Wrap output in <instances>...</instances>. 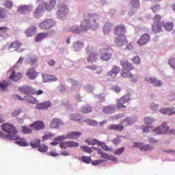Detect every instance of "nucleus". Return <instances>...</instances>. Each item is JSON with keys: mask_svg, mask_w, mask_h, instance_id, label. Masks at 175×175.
Wrapping results in <instances>:
<instances>
[{"mask_svg": "<svg viewBox=\"0 0 175 175\" xmlns=\"http://www.w3.org/2000/svg\"><path fill=\"white\" fill-rule=\"evenodd\" d=\"M99 15L96 14L90 15L88 20L81 22V27L74 25L69 28V31L75 35H81V32H87L90 29L96 31L99 28Z\"/></svg>", "mask_w": 175, "mask_h": 175, "instance_id": "f257e3e1", "label": "nucleus"}, {"mask_svg": "<svg viewBox=\"0 0 175 175\" xmlns=\"http://www.w3.org/2000/svg\"><path fill=\"white\" fill-rule=\"evenodd\" d=\"M1 128L6 134L0 131V137L1 139H8V140H18L20 137L17 135V129L14 126L5 123L1 126Z\"/></svg>", "mask_w": 175, "mask_h": 175, "instance_id": "f03ea898", "label": "nucleus"}, {"mask_svg": "<svg viewBox=\"0 0 175 175\" xmlns=\"http://www.w3.org/2000/svg\"><path fill=\"white\" fill-rule=\"evenodd\" d=\"M81 136L80 131H72L67 133V135H59L54 139V142L51 143V146H58L59 142L62 140H75L79 139Z\"/></svg>", "mask_w": 175, "mask_h": 175, "instance_id": "7ed1b4c3", "label": "nucleus"}, {"mask_svg": "<svg viewBox=\"0 0 175 175\" xmlns=\"http://www.w3.org/2000/svg\"><path fill=\"white\" fill-rule=\"evenodd\" d=\"M69 13V8L65 4L60 3L58 5V10L56 12V16L59 20L66 18V16Z\"/></svg>", "mask_w": 175, "mask_h": 175, "instance_id": "20e7f679", "label": "nucleus"}, {"mask_svg": "<svg viewBox=\"0 0 175 175\" xmlns=\"http://www.w3.org/2000/svg\"><path fill=\"white\" fill-rule=\"evenodd\" d=\"M131 98H132V96L131 94H124L123 96H122L120 98L117 100V107L120 110H125L126 109V107L124 105V103H128L129 100H131Z\"/></svg>", "mask_w": 175, "mask_h": 175, "instance_id": "39448f33", "label": "nucleus"}, {"mask_svg": "<svg viewBox=\"0 0 175 175\" xmlns=\"http://www.w3.org/2000/svg\"><path fill=\"white\" fill-rule=\"evenodd\" d=\"M101 61H109L111 59V50L109 48H102L99 51Z\"/></svg>", "mask_w": 175, "mask_h": 175, "instance_id": "423d86ee", "label": "nucleus"}, {"mask_svg": "<svg viewBox=\"0 0 175 175\" xmlns=\"http://www.w3.org/2000/svg\"><path fill=\"white\" fill-rule=\"evenodd\" d=\"M55 25V21L53 19H45L43 22L39 23L38 27L43 31L50 29Z\"/></svg>", "mask_w": 175, "mask_h": 175, "instance_id": "0eeeda50", "label": "nucleus"}, {"mask_svg": "<svg viewBox=\"0 0 175 175\" xmlns=\"http://www.w3.org/2000/svg\"><path fill=\"white\" fill-rule=\"evenodd\" d=\"M18 91L21 94H23L24 95H33L36 93V90L28 85L19 86Z\"/></svg>", "mask_w": 175, "mask_h": 175, "instance_id": "6e6552de", "label": "nucleus"}, {"mask_svg": "<svg viewBox=\"0 0 175 175\" xmlns=\"http://www.w3.org/2000/svg\"><path fill=\"white\" fill-rule=\"evenodd\" d=\"M14 98L17 99V100H26L27 103H31L32 105H38V100L31 95H27L23 98L20 95L15 94Z\"/></svg>", "mask_w": 175, "mask_h": 175, "instance_id": "1a4fd4ad", "label": "nucleus"}, {"mask_svg": "<svg viewBox=\"0 0 175 175\" xmlns=\"http://www.w3.org/2000/svg\"><path fill=\"white\" fill-rule=\"evenodd\" d=\"M136 121H137V116L136 115H131L127 116L125 120H123L120 122V124H122L123 126H128V125H133Z\"/></svg>", "mask_w": 175, "mask_h": 175, "instance_id": "9d476101", "label": "nucleus"}, {"mask_svg": "<svg viewBox=\"0 0 175 175\" xmlns=\"http://www.w3.org/2000/svg\"><path fill=\"white\" fill-rule=\"evenodd\" d=\"M21 46H23V43L21 41L15 40L9 46L8 50L14 49L17 53H23V51H25V49L21 48Z\"/></svg>", "mask_w": 175, "mask_h": 175, "instance_id": "9b49d317", "label": "nucleus"}, {"mask_svg": "<svg viewBox=\"0 0 175 175\" xmlns=\"http://www.w3.org/2000/svg\"><path fill=\"white\" fill-rule=\"evenodd\" d=\"M169 126L163 124L159 127L153 129L152 132H154V133H156V135H165V133H167V132H169Z\"/></svg>", "mask_w": 175, "mask_h": 175, "instance_id": "f8f14e48", "label": "nucleus"}, {"mask_svg": "<svg viewBox=\"0 0 175 175\" xmlns=\"http://www.w3.org/2000/svg\"><path fill=\"white\" fill-rule=\"evenodd\" d=\"M114 35L118 37L125 36V26L124 25H117L114 28Z\"/></svg>", "mask_w": 175, "mask_h": 175, "instance_id": "ddd939ff", "label": "nucleus"}, {"mask_svg": "<svg viewBox=\"0 0 175 175\" xmlns=\"http://www.w3.org/2000/svg\"><path fill=\"white\" fill-rule=\"evenodd\" d=\"M145 80L147 81V83L152 84V85H154V87H162V81L157 79L155 77H147L145 78Z\"/></svg>", "mask_w": 175, "mask_h": 175, "instance_id": "4468645a", "label": "nucleus"}, {"mask_svg": "<svg viewBox=\"0 0 175 175\" xmlns=\"http://www.w3.org/2000/svg\"><path fill=\"white\" fill-rule=\"evenodd\" d=\"M72 50L76 52L81 51L84 49V42L83 40H77L72 44Z\"/></svg>", "mask_w": 175, "mask_h": 175, "instance_id": "2eb2a0df", "label": "nucleus"}, {"mask_svg": "<svg viewBox=\"0 0 175 175\" xmlns=\"http://www.w3.org/2000/svg\"><path fill=\"white\" fill-rule=\"evenodd\" d=\"M32 10H33V7L31 5H21L18 8V12H19V13H22V14H27V13L32 12Z\"/></svg>", "mask_w": 175, "mask_h": 175, "instance_id": "dca6fc26", "label": "nucleus"}, {"mask_svg": "<svg viewBox=\"0 0 175 175\" xmlns=\"http://www.w3.org/2000/svg\"><path fill=\"white\" fill-rule=\"evenodd\" d=\"M150 42V34L145 33L143 34L139 40H137V43L139 46H144V44H147Z\"/></svg>", "mask_w": 175, "mask_h": 175, "instance_id": "f3484780", "label": "nucleus"}, {"mask_svg": "<svg viewBox=\"0 0 175 175\" xmlns=\"http://www.w3.org/2000/svg\"><path fill=\"white\" fill-rule=\"evenodd\" d=\"M120 64L125 70H133L135 69V67H133L132 64L125 59H122L120 60Z\"/></svg>", "mask_w": 175, "mask_h": 175, "instance_id": "a211bd4d", "label": "nucleus"}, {"mask_svg": "<svg viewBox=\"0 0 175 175\" xmlns=\"http://www.w3.org/2000/svg\"><path fill=\"white\" fill-rule=\"evenodd\" d=\"M26 75L30 80H35V79L38 77L39 73L36 72L35 68H29L27 70Z\"/></svg>", "mask_w": 175, "mask_h": 175, "instance_id": "6ab92c4d", "label": "nucleus"}, {"mask_svg": "<svg viewBox=\"0 0 175 175\" xmlns=\"http://www.w3.org/2000/svg\"><path fill=\"white\" fill-rule=\"evenodd\" d=\"M56 1L55 0H51L50 1L44 2V8L46 12H51L53 9H54V6H55Z\"/></svg>", "mask_w": 175, "mask_h": 175, "instance_id": "aec40b11", "label": "nucleus"}, {"mask_svg": "<svg viewBox=\"0 0 175 175\" xmlns=\"http://www.w3.org/2000/svg\"><path fill=\"white\" fill-rule=\"evenodd\" d=\"M120 67L114 66L112 69L107 72V76L109 77H113V79L117 77V75L120 73Z\"/></svg>", "mask_w": 175, "mask_h": 175, "instance_id": "412c9836", "label": "nucleus"}, {"mask_svg": "<svg viewBox=\"0 0 175 175\" xmlns=\"http://www.w3.org/2000/svg\"><path fill=\"white\" fill-rule=\"evenodd\" d=\"M38 32V28L35 26H30L29 27L26 31V36L29 37V36H33V35H36Z\"/></svg>", "mask_w": 175, "mask_h": 175, "instance_id": "4be33fe9", "label": "nucleus"}, {"mask_svg": "<svg viewBox=\"0 0 175 175\" xmlns=\"http://www.w3.org/2000/svg\"><path fill=\"white\" fill-rule=\"evenodd\" d=\"M21 77H23L21 73L16 72L14 70H12L10 75V80H12V81H18Z\"/></svg>", "mask_w": 175, "mask_h": 175, "instance_id": "5701e85b", "label": "nucleus"}, {"mask_svg": "<svg viewBox=\"0 0 175 175\" xmlns=\"http://www.w3.org/2000/svg\"><path fill=\"white\" fill-rule=\"evenodd\" d=\"M127 41H126V37L123 36V37H118L117 36L115 38V44H117V46H124L126 44Z\"/></svg>", "mask_w": 175, "mask_h": 175, "instance_id": "b1692460", "label": "nucleus"}, {"mask_svg": "<svg viewBox=\"0 0 175 175\" xmlns=\"http://www.w3.org/2000/svg\"><path fill=\"white\" fill-rule=\"evenodd\" d=\"M44 12V8H43V6L38 5L34 12V17H36V18H39V17H42V16H43Z\"/></svg>", "mask_w": 175, "mask_h": 175, "instance_id": "393cba45", "label": "nucleus"}, {"mask_svg": "<svg viewBox=\"0 0 175 175\" xmlns=\"http://www.w3.org/2000/svg\"><path fill=\"white\" fill-rule=\"evenodd\" d=\"M61 125H64L62 120L61 119L55 118L52 120L51 123V128H59Z\"/></svg>", "mask_w": 175, "mask_h": 175, "instance_id": "a878e982", "label": "nucleus"}, {"mask_svg": "<svg viewBox=\"0 0 175 175\" xmlns=\"http://www.w3.org/2000/svg\"><path fill=\"white\" fill-rule=\"evenodd\" d=\"M50 106H51V103H50V101H46L42 103H39L36 105V109H49V107H50Z\"/></svg>", "mask_w": 175, "mask_h": 175, "instance_id": "bb28decb", "label": "nucleus"}, {"mask_svg": "<svg viewBox=\"0 0 175 175\" xmlns=\"http://www.w3.org/2000/svg\"><path fill=\"white\" fill-rule=\"evenodd\" d=\"M112 28H113V23L110 22H106L103 28V32L105 35H108L110 31H111Z\"/></svg>", "mask_w": 175, "mask_h": 175, "instance_id": "cd10ccee", "label": "nucleus"}, {"mask_svg": "<svg viewBox=\"0 0 175 175\" xmlns=\"http://www.w3.org/2000/svg\"><path fill=\"white\" fill-rule=\"evenodd\" d=\"M109 131H121L124 129V125L120 124H111L108 126Z\"/></svg>", "mask_w": 175, "mask_h": 175, "instance_id": "c85d7f7f", "label": "nucleus"}, {"mask_svg": "<svg viewBox=\"0 0 175 175\" xmlns=\"http://www.w3.org/2000/svg\"><path fill=\"white\" fill-rule=\"evenodd\" d=\"M98 59V54L95 52H92L89 54L88 57V62H96Z\"/></svg>", "mask_w": 175, "mask_h": 175, "instance_id": "c756f323", "label": "nucleus"}, {"mask_svg": "<svg viewBox=\"0 0 175 175\" xmlns=\"http://www.w3.org/2000/svg\"><path fill=\"white\" fill-rule=\"evenodd\" d=\"M31 126H34L36 131H40V129H43V128H44V123L40 120H38L31 124Z\"/></svg>", "mask_w": 175, "mask_h": 175, "instance_id": "7c9ffc66", "label": "nucleus"}, {"mask_svg": "<svg viewBox=\"0 0 175 175\" xmlns=\"http://www.w3.org/2000/svg\"><path fill=\"white\" fill-rule=\"evenodd\" d=\"M155 122V119L151 117L144 118V122L149 128H152V124Z\"/></svg>", "mask_w": 175, "mask_h": 175, "instance_id": "2f4dec72", "label": "nucleus"}, {"mask_svg": "<svg viewBox=\"0 0 175 175\" xmlns=\"http://www.w3.org/2000/svg\"><path fill=\"white\" fill-rule=\"evenodd\" d=\"M81 111L85 114H88V113H91V111H92V107H91L90 105L82 106L81 108Z\"/></svg>", "mask_w": 175, "mask_h": 175, "instance_id": "473e14b6", "label": "nucleus"}, {"mask_svg": "<svg viewBox=\"0 0 175 175\" xmlns=\"http://www.w3.org/2000/svg\"><path fill=\"white\" fill-rule=\"evenodd\" d=\"M44 38H49V33H40L36 37V42H42Z\"/></svg>", "mask_w": 175, "mask_h": 175, "instance_id": "72a5a7b5", "label": "nucleus"}, {"mask_svg": "<svg viewBox=\"0 0 175 175\" xmlns=\"http://www.w3.org/2000/svg\"><path fill=\"white\" fill-rule=\"evenodd\" d=\"M38 61V57H36V55H30L28 57V59H27V64H29L30 65H33Z\"/></svg>", "mask_w": 175, "mask_h": 175, "instance_id": "f704fd0d", "label": "nucleus"}, {"mask_svg": "<svg viewBox=\"0 0 175 175\" xmlns=\"http://www.w3.org/2000/svg\"><path fill=\"white\" fill-rule=\"evenodd\" d=\"M9 86V83L8 81L3 80L0 81V91H6L8 90V87Z\"/></svg>", "mask_w": 175, "mask_h": 175, "instance_id": "c9c22d12", "label": "nucleus"}, {"mask_svg": "<svg viewBox=\"0 0 175 175\" xmlns=\"http://www.w3.org/2000/svg\"><path fill=\"white\" fill-rule=\"evenodd\" d=\"M163 27V24H157V23H153L152 28L153 32H155L156 33L157 32H161V29Z\"/></svg>", "mask_w": 175, "mask_h": 175, "instance_id": "e433bc0d", "label": "nucleus"}, {"mask_svg": "<svg viewBox=\"0 0 175 175\" xmlns=\"http://www.w3.org/2000/svg\"><path fill=\"white\" fill-rule=\"evenodd\" d=\"M15 143L21 147H27V146H29V144L25 141V139L23 138L20 139L18 141H16Z\"/></svg>", "mask_w": 175, "mask_h": 175, "instance_id": "4c0bfd02", "label": "nucleus"}, {"mask_svg": "<svg viewBox=\"0 0 175 175\" xmlns=\"http://www.w3.org/2000/svg\"><path fill=\"white\" fill-rule=\"evenodd\" d=\"M172 110H173V108L170 107V108H163L160 109V113L164 115H167V116H172Z\"/></svg>", "mask_w": 175, "mask_h": 175, "instance_id": "58836bf2", "label": "nucleus"}, {"mask_svg": "<svg viewBox=\"0 0 175 175\" xmlns=\"http://www.w3.org/2000/svg\"><path fill=\"white\" fill-rule=\"evenodd\" d=\"M154 150V146L150 144H146L144 145V144H142V147L141 148V151H152Z\"/></svg>", "mask_w": 175, "mask_h": 175, "instance_id": "ea45409f", "label": "nucleus"}, {"mask_svg": "<svg viewBox=\"0 0 175 175\" xmlns=\"http://www.w3.org/2000/svg\"><path fill=\"white\" fill-rule=\"evenodd\" d=\"M6 19V10L3 8H0V23H3Z\"/></svg>", "mask_w": 175, "mask_h": 175, "instance_id": "a19ab883", "label": "nucleus"}, {"mask_svg": "<svg viewBox=\"0 0 175 175\" xmlns=\"http://www.w3.org/2000/svg\"><path fill=\"white\" fill-rule=\"evenodd\" d=\"M103 111V113H105V114H111L112 113H114V108L111 106H107L104 107Z\"/></svg>", "mask_w": 175, "mask_h": 175, "instance_id": "79ce46f5", "label": "nucleus"}, {"mask_svg": "<svg viewBox=\"0 0 175 175\" xmlns=\"http://www.w3.org/2000/svg\"><path fill=\"white\" fill-rule=\"evenodd\" d=\"M121 76L129 78L133 77V75L131 72V70H126L125 69L121 72Z\"/></svg>", "mask_w": 175, "mask_h": 175, "instance_id": "37998d69", "label": "nucleus"}, {"mask_svg": "<svg viewBox=\"0 0 175 175\" xmlns=\"http://www.w3.org/2000/svg\"><path fill=\"white\" fill-rule=\"evenodd\" d=\"M163 25L166 31H167L168 32H170V31H172V29H173L174 24L172 22H168Z\"/></svg>", "mask_w": 175, "mask_h": 175, "instance_id": "c03bdc74", "label": "nucleus"}, {"mask_svg": "<svg viewBox=\"0 0 175 175\" xmlns=\"http://www.w3.org/2000/svg\"><path fill=\"white\" fill-rule=\"evenodd\" d=\"M83 89L86 92L91 94V92H93L94 90H95V88L90 84H87L84 85Z\"/></svg>", "mask_w": 175, "mask_h": 175, "instance_id": "a18cd8bd", "label": "nucleus"}, {"mask_svg": "<svg viewBox=\"0 0 175 175\" xmlns=\"http://www.w3.org/2000/svg\"><path fill=\"white\" fill-rule=\"evenodd\" d=\"M81 115L77 113V114H71L70 116V120L72 121H80L81 120Z\"/></svg>", "mask_w": 175, "mask_h": 175, "instance_id": "49530a36", "label": "nucleus"}, {"mask_svg": "<svg viewBox=\"0 0 175 175\" xmlns=\"http://www.w3.org/2000/svg\"><path fill=\"white\" fill-rule=\"evenodd\" d=\"M100 157L103 159H110V161H117V158L114 157H111L106 153H103L102 155H100Z\"/></svg>", "mask_w": 175, "mask_h": 175, "instance_id": "de8ad7c7", "label": "nucleus"}, {"mask_svg": "<svg viewBox=\"0 0 175 175\" xmlns=\"http://www.w3.org/2000/svg\"><path fill=\"white\" fill-rule=\"evenodd\" d=\"M80 161H81V162H83L84 163H91L92 159H91V157H90L83 156L80 159Z\"/></svg>", "mask_w": 175, "mask_h": 175, "instance_id": "09e8293b", "label": "nucleus"}, {"mask_svg": "<svg viewBox=\"0 0 175 175\" xmlns=\"http://www.w3.org/2000/svg\"><path fill=\"white\" fill-rule=\"evenodd\" d=\"M40 139H37L34 142H31L30 146L32 148H39V146H40Z\"/></svg>", "mask_w": 175, "mask_h": 175, "instance_id": "8fccbe9b", "label": "nucleus"}, {"mask_svg": "<svg viewBox=\"0 0 175 175\" xmlns=\"http://www.w3.org/2000/svg\"><path fill=\"white\" fill-rule=\"evenodd\" d=\"M68 148H73L79 147V143L75 141H68Z\"/></svg>", "mask_w": 175, "mask_h": 175, "instance_id": "3c124183", "label": "nucleus"}, {"mask_svg": "<svg viewBox=\"0 0 175 175\" xmlns=\"http://www.w3.org/2000/svg\"><path fill=\"white\" fill-rule=\"evenodd\" d=\"M47 150H49V147L46 145H40L38 146V151H40V152H47Z\"/></svg>", "mask_w": 175, "mask_h": 175, "instance_id": "603ef678", "label": "nucleus"}, {"mask_svg": "<svg viewBox=\"0 0 175 175\" xmlns=\"http://www.w3.org/2000/svg\"><path fill=\"white\" fill-rule=\"evenodd\" d=\"M131 5L133 6V8H137L139 6H140V1L139 0H131Z\"/></svg>", "mask_w": 175, "mask_h": 175, "instance_id": "864d4df0", "label": "nucleus"}, {"mask_svg": "<svg viewBox=\"0 0 175 175\" xmlns=\"http://www.w3.org/2000/svg\"><path fill=\"white\" fill-rule=\"evenodd\" d=\"M81 148H83L84 152H88V154H91V152H92V150H94V148H90L85 146H81Z\"/></svg>", "mask_w": 175, "mask_h": 175, "instance_id": "5fc2aeb1", "label": "nucleus"}, {"mask_svg": "<svg viewBox=\"0 0 175 175\" xmlns=\"http://www.w3.org/2000/svg\"><path fill=\"white\" fill-rule=\"evenodd\" d=\"M22 132L25 134L32 133V129L30 127L25 126L22 127Z\"/></svg>", "mask_w": 175, "mask_h": 175, "instance_id": "6e6d98bb", "label": "nucleus"}, {"mask_svg": "<svg viewBox=\"0 0 175 175\" xmlns=\"http://www.w3.org/2000/svg\"><path fill=\"white\" fill-rule=\"evenodd\" d=\"M154 24H163V23L161 22V16L156 14L154 18Z\"/></svg>", "mask_w": 175, "mask_h": 175, "instance_id": "4d7b16f0", "label": "nucleus"}, {"mask_svg": "<svg viewBox=\"0 0 175 175\" xmlns=\"http://www.w3.org/2000/svg\"><path fill=\"white\" fill-rule=\"evenodd\" d=\"M85 143H88L89 146H95V144H98V141L96 139H85Z\"/></svg>", "mask_w": 175, "mask_h": 175, "instance_id": "13d9d810", "label": "nucleus"}, {"mask_svg": "<svg viewBox=\"0 0 175 175\" xmlns=\"http://www.w3.org/2000/svg\"><path fill=\"white\" fill-rule=\"evenodd\" d=\"M151 9L154 13H157V12H159V10H161V5H159V4L153 5L151 7Z\"/></svg>", "mask_w": 175, "mask_h": 175, "instance_id": "bf43d9fd", "label": "nucleus"}, {"mask_svg": "<svg viewBox=\"0 0 175 175\" xmlns=\"http://www.w3.org/2000/svg\"><path fill=\"white\" fill-rule=\"evenodd\" d=\"M43 83H49L50 81V75L47 74H42Z\"/></svg>", "mask_w": 175, "mask_h": 175, "instance_id": "052dcab7", "label": "nucleus"}, {"mask_svg": "<svg viewBox=\"0 0 175 175\" xmlns=\"http://www.w3.org/2000/svg\"><path fill=\"white\" fill-rule=\"evenodd\" d=\"M168 64L171 68L175 70V58H172L168 60Z\"/></svg>", "mask_w": 175, "mask_h": 175, "instance_id": "680f3d73", "label": "nucleus"}, {"mask_svg": "<svg viewBox=\"0 0 175 175\" xmlns=\"http://www.w3.org/2000/svg\"><path fill=\"white\" fill-rule=\"evenodd\" d=\"M62 104L63 105V106H66L67 109H69L70 107V101H69L68 100H63Z\"/></svg>", "mask_w": 175, "mask_h": 175, "instance_id": "e2e57ef3", "label": "nucleus"}, {"mask_svg": "<svg viewBox=\"0 0 175 175\" xmlns=\"http://www.w3.org/2000/svg\"><path fill=\"white\" fill-rule=\"evenodd\" d=\"M22 111H21V109H16L12 112V117H17L21 114Z\"/></svg>", "mask_w": 175, "mask_h": 175, "instance_id": "0e129e2a", "label": "nucleus"}, {"mask_svg": "<svg viewBox=\"0 0 175 175\" xmlns=\"http://www.w3.org/2000/svg\"><path fill=\"white\" fill-rule=\"evenodd\" d=\"M59 147L60 148H64L65 150H66V148L69 147L68 141L61 142Z\"/></svg>", "mask_w": 175, "mask_h": 175, "instance_id": "69168bd1", "label": "nucleus"}, {"mask_svg": "<svg viewBox=\"0 0 175 175\" xmlns=\"http://www.w3.org/2000/svg\"><path fill=\"white\" fill-rule=\"evenodd\" d=\"M125 151V148L122 147L118 148L116 151L114 152L115 155H121L122 152Z\"/></svg>", "mask_w": 175, "mask_h": 175, "instance_id": "338daca9", "label": "nucleus"}, {"mask_svg": "<svg viewBox=\"0 0 175 175\" xmlns=\"http://www.w3.org/2000/svg\"><path fill=\"white\" fill-rule=\"evenodd\" d=\"M55 64H57V62H55L54 59H49L48 61V65H49L51 68H54Z\"/></svg>", "mask_w": 175, "mask_h": 175, "instance_id": "774afa93", "label": "nucleus"}]
</instances>
